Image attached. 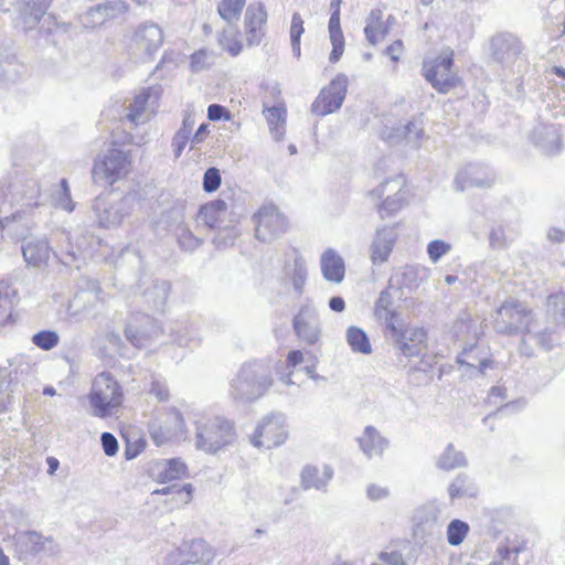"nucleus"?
Segmentation results:
<instances>
[{
    "instance_id": "nucleus-1",
    "label": "nucleus",
    "mask_w": 565,
    "mask_h": 565,
    "mask_svg": "<svg viewBox=\"0 0 565 565\" xmlns=\"http://www.w3.org/2000/svg\"><path fill=\"white\" fill-rule=\"evenodd\" d=\"M4 203V214L0 217L1 230L12 239H22L30 233L34 210L42 205L38 180L20 177L10 183Z\"/></svg>"
},
{
    "instance_id": "nucleus-2",
    "label": "nucleus",
    "mask_w": 565,
    "mask_h": 565,
    "mask_svg": "<svg viewBox=\"0 0 565 565\" xmlns=\"http://www.w3.org/2000/svg\"><path fill=\"white\" fill-rule=\"evenodd\" d=\"M274 383L270 369L260 361L244 363L230 383V395L243 404L254 403L267 394Z\"/></svg>"
},
{
    "instance_id": "nucleus-3",
    "label": "nucleus",
    "mask_w": 565,
    "mask_h": 565,
    "mask_svg": "<svg viewBox=\"0 0 565 565\" xmlns=\"http://www.w3.org/2000/svg\"><path fill=\"white\" fill-rule=\"evenodd\" d=\"M87 398L93 416L108 418L114 416L121 406L124 392L111 373L102 372L93 380Z\"/></svg>"
},
{
    "instance_id": "nucleus-4",
    "label": "nucleus",
    "mask_w": 565,
    "mask_h": 565,
    "mask_svg": "<svg viewBox=\"0 0 565 565\" xmlns=\"http://www.w3.org/2000/svg\"><path fill=\"white\" fill-rule=\"evenodd\" d=\"M162 42L161 28L153 22H143L126 36L125 53L136 64L147 63L153 58Z\"/></svg>"
},
{
    "instance_id": "nucleus-5",
    "label": "nucleus",
    "mask_w": 565,
    "mask_h": 565,
    "mask_svg": "<svg viewBox=\"0 0 565 565\" xmlns=\"http://www.w3.org/2000/svg\"><path fill=\"white\" fill-rule=\"evenodd\" d=\"M537 323L535 313L518 300H507L497 310L494 329L504 335L531 334Z\"/></svg>"
},
{
    "instance_id": "nucleus-6",
    "label": "nucleus",
    "mask_w": 565,
    "mask_h": 565,
    "mask_svg": "<svg viewBox=\"0 0 565 565\" xmlns=\"http://www.w3.org/2000/svg\"><path fill=\"white\" fill-rule=\"evenodd\" d=\"M234 423L227 418L215 416L196 423V447L209 454H215L235 440Z\"/></svg>"
},
{
    "instance_id": "nucleus-7",
    "label": "nucleus",
    "mask_w": 565,
    "mask_h": 565,
    "mask_svg": "<svg viewBox=\"0 0 565 565\" xmlns=\"http://www.w3.org/2000/svg\"><path fill=\"white\" fill-rule=\"evenodd\" d=\"M130 151L111 148L95 160L92 174L95 183L113 185L127 177L131 167Z\"/></svg>"
},
{
    "instance_id": "nucleus-8",
    "label": "nucleus",
    "mask_w": 565,
    "mask_h": 565,
    "mask_svg": "<svg viewBox=\"0 0 565 565\" xmlns=\"http://www.w3.org/2000/svg\"><path fill=\"white\" fill-rule=\"evenodd\" d=\"M134 195L115 196L111 193L96 198L93 210L99 227L119 226L134 209Z\"/></svg>"
},
{
    "instance_id": "nucleus-9",
    "label": "nucleus",
    "mask_w": 565,
    "mask_h": 565,
    "mask_svg": "<svg viewBox=\"0 0 565 565\" xmlns=\"http://www.w3.org/2000/svg\"><path fill=\"white\" fill-rule=\"evenodd\" d=\"M369 196L381 200L377 213L382 220L394 217L406 204L405 180L397 175L386 179L369 192Z\"/></svg>"
},
{
    "instance_id": "nucleus-10",
    "label": "nucleus",
    "mask_w": 565,
    "mask_h": 565,
    "mask_svg": "<svg viewBox=\"0 0 565 565\" xmlns=\"http://www.w3.org/2000/svg\"><path fill=\"white\" fill-rule=\"evenodd\" d=\"M520 40L512 33H500L491 40V54L507 75L521 74L525 70V61L521 55Z\"/></svg>"
},
{
    "instance_id": "nucleus-11",
    "label": "nucleus",
    "mask_w": 565,
    "mask_h": 565,
    "mask_svg": "<svg viewBox=\"0 0 565 565\" xmlns=\"http://www.w3.org/2000/svg\"><path fill=\"white\" fill-rule=\"evenodd\" d=\"M454 51L448 49L441 55L425 60L423 75L425 79L440 94H447L460 83L459 77L451 71Z\"/></svg>"
},
{
    "instance_id": "nucleus-12",
    "label": "nucleus",
    "mask_w": 565,
    "mask_h": 565,
    "mask_svg": "<svg viewBox=\"0 0 565 565\" xmlns=\"http://www.w3.org/2000/svg\"><path fill=\"white\" fill-rule=\"evenodd\" d=\"M160 89L158 87L142 88L125 107L121 117L124 125L130 128L148 122L159 107Z\"/></svg>"
},
{
    "instance_id": "nucleus-13",
    "label": "nucleus",
    "mask_w": 565,
    "mask_h": 565,
    "mask_svg": "<svg viewBox=\"0 0 565 565\" xmlns=\"http://www.w3.org/2000/svg\"><path fill=\"white\" fill-rule=\"evenodd\" d=\"M149 435L157 446L185 438L186 429L182 414L174 407L167 408L161 417L149 422Z\"/></svg>"
},
{
    "instance_id": "nucleus-14",
    "label": "nucleus",
    "mask_w": 565,
    "mask_h": 565,
    "mask_svg": "<svg viewBox=\"0 0 565 565\" xmlns=\"http://www.w3.org/2000/svg\"><path fill=\"white\" fill-rule=\"evenodd\" d=\"M288 438V424L286 415L273 412L264 416L255 428L250 441L255 447L267 449L282 445Z\"/></svg>"
},
{
    "instance_id": "nucleus-15",
    "label": "nucleus",
    "mask_w": 565,
    "mask_h": 565,
    "mask_svg": "<svg viewBox=\"0 0 565 565\" xmlns=\"http://www.w3.org/2000/svg\"><path fill=\"white\" fill-rule=\"evenodd\" d=\"M15 551L21 555L54 556L60 553V545L52 536H44L38 531H21L13 536Z\"/></svg>"
},
{
    "instance_id": "nucleus-16",
    "label": "nucleus",
    "mask_w": 565,
    "mask_h": 565,
    "mask_svg": "<svg viewBox=\"0 0 565 565\" xmlns=\"http://www.w3.org/2000/svg\"><path fill=\"white\" fill-rule=\"evenodd\" d=\"M214 555L204 540L183 542L170 553L163 565H209Z\"/></svg>"
},
{
    "instance_id": "nucleus-17",
    "label": "nucleus",
    "mask_w": 565,
    "mask_h": 565,
    "mask_svg": "<svg viewBox=\"0 0 565 565\" xmlns=\"http://www.w3.org/2000/svg\"><path fill=\"white\" fill-rule=\"evenodd\" d=\"M128 10L129 4L124 0H106L89 7L79 15V21L84 28L95 29L119 19Z\"/></svg>"
},
{
    "instance_id": "nucleus-18",
    "label": "nucleus",
    "mask_w": 565,
    "mask_h": 565,
    "mask_svg": "<svg viewBox=\"0 0 565 565\" xmlns=\"http://www.w3.org/2000/svg\"><path fill=\"white\" fill-rule=\"evenodd\" d=\"M348 78L345 75H338L327 87H324L311 105L312 114L327 116L338 110L345 98Z\"/></svg>"
},
{
    "instance_id": "nucleus-19",
    "label": "nucleus",
    "mask_w": 565,
    "mask_h": 565,
    "mask_svg": "<svg viewBox=\"0 0 565 565\" xmlns=\"http://www.w3.org/2000/svg\"><path fill=\"white\" fill-rule=\"evenodd\" d=\"M254 217L256 237L262 242H271L287 231L286 217L273 204L262 206Z\"/></svg>"
},
{
    "instance_id": "nucleus-20",
    "label": "nucleus",
    "mask_w": 565,
    "mask_h": 565,
    "mask_svg": "<svg viewBox=\"0 0 565 565\" xmlns=\"http://www.w3.org/2000/svg\"><path fill=\"white\" fill-rule=\"evenodd\" d=\"M292 327L298 340L307 345H316L322 334L317 310L311 306H302L292 319Z\"/></svg>"
},
{
    "instance_id": "nucleus-21",
    "label": "nucleus",
    "mask_w": 565,
    "mask_h": 565,
    "mask_svg": "<svg viewBox=\"0 0 565 565\" xmlns=\"http://www.w3.org/2000/svg\"><path fill=\"white\" fill-rule=\"evenodd\" d=\"M161 334V328L156 320L146 313L134 316L125 330L127 340L137 348H145L150 340Z\"/></svg>"
},
{
    "instance_id": "nucleus-22",
    "label": "nucleus",
    "mask_w": 565,
    "mask_h": 565,
    "mask_svg": "<svg viewBox=\"0 0 565 565\" xmlns=\"http://www.w3.org/2000/svg\"><path fill=\"white\" fill-rule=\"evenodd\" d=\"M397 241L396 226L382 225L375 230L370 245V257L373 264H383L388 257Z\"/></svg>"
},
{
    "instance_id": "nucleus-23",
    "label": "nucleus",
    "mask_w": 565,
    "mask_h": 565,
    "mask_svg": "<svg viewBox=\"0 0 565 565\" xmlns=\"http://www.w3.org/2000/svg\"><path fill=\"white\" fill-rule=\"evenodd\" d=\"M429 268L423 265H405L391 276L390 286L414 291L429 278Z\"/></svg>"
},
{
    "instance_id": "nucleus-24",
    "label": "nucleus",
    "mask_w": 565,
    "mask_h": 565,
    "mask_svg": "<svg viewBox=\"0 0 565 565\" xmlns=\"http://www.w3.org/2000/svg\"><path fill=\"white\" fill-rule=\"evenodd\" d=\"M494 181V174L481 164H468L459 170L455 177L454 183L458 191H463L471 186L488 188Z\"/></svg>"
},
{
    "instance_id": "nucleus-25",
    "label": "nucleus",
    "mask_w": 565,
    "mask_h": 565,
    "mask_svg": "<svg viewBox=\"0 0 565 565\" xmlns=\"http://www.w3.org/2000/svg\"><path fill=\"white\" fill-rule=\"evenodd\" d=\"M21 241H23L21 246L22 255L29 266L41 268L47 264L52 248L46 237H28L26 234Z\"/></svg>"
},
{
    "instance_id": "nucleus-26",
    "label": "nucleus",
    "mask_w": 565,
    "mask_h": 565,
    "mask_svg": "<svg viewBox=\"0 0 565 565\" xmlns=\"http://www.w3.org/2000/svg\"><path fill=\"white\" fill-rule=\"evenodd\" d=\"M441 510L436 502H428L416 509L413 521L415 531L419 535H433L443 525Z\"/></svg>"
},
{
    "instance_id": "nucleus-27",
    "label": "nucleus",
    "mask_w": 565,
    "mask_h": 565,
    "mask_svg": "<svg viewBox=\"0 0 565 565\" xmlns=\"http://www.w3.org/2000/svg\"><path fill=\"white\" fill-rule=\"evenodd\" d=\"M427 338L426 331L419 327L404 326L394 344L405 356H418L423 351V343Z\"/></svg>"
},
{
    "instance_id": "nucleus-28",
    "label": "nucleus",
    "mask_w": 565,
    "mask_h": 565,
    "mask_svg": "<svg viewBox=\"0 0 565 565\" xmlns=\"http://www.w3.org/2000/svg\"><path fill=\"white\" fill-rule=\"evenodd\" d=\"M52 0H18L19 23L23 30L34 29L46 13Z\"/></svg>"
},
{
    "instance_id": "nucleus-29",
    "label": "nucleus",
    "mask_w": 565,
    "mask_h": 565,
    "mask_svg": "<svg viewBox=\"0 0 565 565\" xmlns=\"http://www.w3.org/2000/svg\"><path fill=\"white\" fill-rule=\"evenodd\" d=\"M188 473L186 465L180 458L156 461L150 468V476L160 483L179 480Z\"/></svg>"
},
{
    "instance_id": "nucleus-30",
    "label": "nucleus",
    "mask_w": 565,
    "mask_h": 565,
    "mask_svg": "<svg viewBox=\"0 0 565 565\" xmlns=\"http://www.w3.org/2000/svg\"><path fill=\"white\" fill-rule=\"evenodd\" d=\"M361 451L369 458L382 457L390 441L372 425H367L356 438Z\"/></svg>"
},
{
    "instance_id": "nucleus-31",
    "label": "nucleus",
    "mask_w": 565,
    "mask_h": 565,
    "mask_svg": "<svg viewBox=\"0 0 565 565\" xmlns=\"http://www.w3.org/2000/svg\"><path fill=\"white\" fill-rule=\"evenodd\" d=\"M267 21V12L262 2L252 3L245 12V28L247 32V41L250 45L259 44L262 40V26Z\"/></svg>"
},
{
    "instance_id": "nucleus-32",
    "label": "nucleus",
    "mask_w": 565,
    "mask_h": 565,
    "mask_svg": "<svg viewBox=\"0 0 565 565\" xmlns=\"http://www.w3.org/2000/svg\"><path fill=\"white\" fill-rule=\"evenodd\" d=\"M320 266L322 276L327 281L333 284L343 281L345 275L344 259L333 248H328L323 252Z\"/></svg>"
},
{
    "instance_id": "nucleus-33",
    "label": "nucleus",
    "mask_w": 565,
    "mask_h": 565,
    "mask_svg": "<svg viewBox=\"0 0 565 565\" xmlns=\"http://www.w3.org/2000/svg\"><path fill=\"white\" fill-rule=\"evenodd\" d=\"M424 128L417 121H408L405 125L392 128L391 132L384 135V138L391 143L395 145L405 140L408 145L417 148L420 140L424 138Z\"/></svg>"
},
{
    "instance_id": "nucleus-34",
    "label": "nucleus",
    "mask_w": 565,
    "mask_h": 565,
    "mask_svg": "<svg viewBox=\"0 0 565 565\" xmlns=\"http://www.w3.org/2000/svg\"><path fill=\"white\" fill-rule=\"evenodd\" d=\"M533 140L546 154H555L562 147L559 130L554 125H539L533 131Z\"/></svg>"
},
{
    "instance_id": "nucleus-35",
    "label": "nucleus",
    "mask_w": 565,
    "mask_h": 565,
    "mask_svg": "<svg viewBox=\"0 0 565 565\" xmlns=\"http://www.w3.org/2000/svg\"><path fill=\"white\" fill-rule=\"evenodd\" d=\"M301 487L305 490H323L333 477V469L324 465L322 469L308 465L301 471Z\"/></svg>"
},
{
    "instance_id": "nucleus-36",
    "label": "nucleus",
    "mask_w": 565,
    "mask_h": 565,
    "mask_svg": "<svg viewBox=\"0 0 565 565\" xmlns=\"http://www.w3.org/2000/svg\"><path fill=\"white\" fill-rule=\"evenodd\" d=\"M286 278L291 282L295 292L301 296L308 278V269L305 259L295 254L292 260L286 265Z\"/></svg>"
},
{
    "instance_id": "nucleus-37",
    "label": "nucleus",
    "mask_w": 565,
    "mask_h": 565,
    "mask_svg": "<svg viewBox=\"0 0 565 565\" xmlns=\"http://www.w3.org/2000/svg\"><path fill=\"white\" fill-rule=\"evenodd\" d=\"M382 18V10L373 9L366 19L364 34L371 45H376L388 34V24L384 23Z\"/></svg>"
},
{
    "instance_id": "nucleus-38",
    "label": "nucleus",
    "mask_w": 565,
    "mask_h": 565,
    "mask_svg": "<svg viewBox=\"0 0 565 565\" xmlns=\"http://www.w3.org/2000/svg\"><path fill=\"white\" fill-rule=\"evenodd\" d=\"M271 137L280 141L286 132V109L282 106H273L264 109Z\"/></svg>"
},
{
    "instance_id": "nucleus-39",
    "label": "nucleus",
    "mask_w": 565,
    "mask_h": 565,
    "mask_svg": "<svg viewBox=\"0 0 565 565\" xmlns=\"http://www.w3.org/2000/svg\"><path fill=\"white\" fill-rule=\"evenodd\" d=\"M226 209L227 205L223 200H214L201 206L198 213V221L210 228H215L218 226V222L225 214Z\"/></svg>"
},
{
    "instance_id": "nucleus-40",
    "label": "nucleus",
    "mask_w": 565,
    "mask_h": 565,
    "mask_svg": "<svg viewBox=\"0 0 565 565\" xmlns=\"http://www.w3.org/2000/svg\"><path fill=\"white\" fill-rule=\"evenodd\" d=\"M170 292V284L166 280H156L143 292L146 301L156 310H163Z\"/></svg>"
},
{
    "instance_id": "nucleus-41",
    "label": "nucleus",
    "mask_w": 565,
    "mask_h": 565,
    "mask_svg": "<svg viewBox=\"0 0 565 565\" xmlns=\"http://www.w3.org/2000/svg\"><path fill=\"white\" fill-rule=\"evenodd\" d=\"M448 494L451 501L461 498H475L478 494V488L467 475L459 473L450 482Z\"/></svg>"
},
{
    "instance_id": "nucleus-42",
    "label": "nucleus",
    "mask_w": 565,
    "mask_h": 565,
    "mask_svg": "<svg viewBox=\"0 0 565 565\" xmlns=\"http://www.w3.org/2000/svg\"><path fill=\"white\" fill-rule=\"evenodd\" d=\"M468 461L463 452L456 450L452 444H448L439 455L436 466L445 471L467 467Z\"/></svg>"
},
{
    "instance_id": "nucleus-43",
    "label": "nucleus",
    "mask_w": 565,
    "mask_h": 565,
    "mask_svg": "<svg viewBox=\"0 0 565 565\" xmlns=\"http://www.w3.org/2000/svg\"><path fill=\"white\" fill-rule=\"evenodd\" d=\"M152 494L171 495L170 502L174 507L188 504L192 500L193 487L191 483L183 486L172 484L157 489Z\"/></svg>"
},
{
    "instance_id": "nucleus-44",
    "label": "nucleus",
    "mask_w": 565,
    "mask_h": 565,
    "mask_svg": "<svg viewBox=\"0 0 565 565\" xmlns=\"http://www.w3.org/2000/svg\"><path fill=\"white\" fill-rule=\"evenodd\" d=\"M347 342L355 353L370 354L372 347L367 334L359 327H349L347 330Z\"/></svg>"
},
{
    "instance_id": "nucleus-45",
    "label": "nucleus",
    "mask_w": 565,
    "mask_h": 565,
    "mask_svg": "<svg viewBox=\"0 0 565 565\" xmlns=\"http://www.w3.org/2000/svg\"><path fill=\"white\" fill-rule=\"evenodd\" d=\"M67 245L62 247L60 253H54V255L60 259V262L65 266H73L74 263L85 253L86 248L82 246L81 243H77L74 247L71 242V236L66 232L61 233Z\"/></svg>"
},
{
    "instance_id": "nucleus-46",
    "label": "nucleus",
    "mask_w": 565,
    "mask_h": 565,
    "mask_svg": "<svg viewBox=\"0 0 565 565\" xmlns=\"http://www.w3.org/2000/svg\"><path fill=\"white\" fill-rule=\"evenodd\" d=\"M246 0H222L217 6L220 17L227 23H234L239 20Z\"/></svg>"
},
{
    "instance_id": "nucleus-47",
    "label": "nucleus",
    "mask_w": 565,
    "mask_h": 565,
    "mask_svg": "<svg viewBox=\"0 0 565 565\" xmlns=\"http://www.w3.org/2000/svg\"><path fill=\"white\" fill-rule=\"evenodd\" d=\"M15 290L6 281H0V324L6 323L12 313Z\"/></svg>"
},
{
    "instance_id": "nucleus-48",
    "label": "nucleus",
    "mask_w": 565,
    "mask_h": 565,
    "mask_svg": "<svg viewBox=\"0 0 565 565\" xmlns=\"http://www.w3.org/2000/svg\"><path fill=\"white\" fill-rule=\"evenodd\" d=\"M470 526L467 522L459 519L450 521L447 526V542L451 546L460 545L469 533Z\"/></svg>"
},
{
    "instance_id": "nucleus-49",
    "label": "nucleus",
    "mask_w": 565,
    "mask_h": 565,
    "mask_svg": "<svg viewBox=\"0 0 565 565\" xmlns=\"http://www.w3.org/2000/svg\"><path fill=\"white\" fill-rule=\"evenodd\" d=\"M377 319L383 324V331L385 338L395 341L396 337H399L401 329L404 327V323L399 319V316L396 311H392L385 315H381Z\"/></svg>"
},
{
    "instance_id": "nucleus-50",
    "label": "nucleus",
    "mask_w": 565,
    "mask_h": 565,
    "mask_svg": "<svg viewBox=\"0 0 565 565\" xmlns=\"http://www.w3.org/2000/svg\"><path fill=\"white\" fill-rule=\"evenodd\" d=\"M547 315L556 322H565V294L556 292L547 298L546 302Z\"/></svg>"
},
{
    "instance_id": "nucleus-51",
    "label": "nucleus",
    "mask_w": 565,
    "mask_h": 565,
    "mask_svg": "<svg viewBox=\"0 0 565 565\" xmlns=\"http://www.w3.org/2000/svg\"><path fill=\"white\" fill-rule=\"evenodd\" d=\"M214 53L206 49L195 51L190 56V70L192 73L206 71L214 64Z\"/></svg>"
},
{
    "instance_id": "nucleus-52",
    "label": "nucleus",
    "mask_w": 565,
    "mask_h": 565,
    "mask_svg": "<svg viewBox=\"0 0 565 565\" xmlns=\"http://www.w3.org/2000/svg\"><path fill=\"white\" fill-rule=\"evenodd\" d=\"M53 203L56 207L67 212H72L75 207L71 198V190L66 179H62L60 189L52 195Z\"/></svg>"
},
{
    "instance_id": "nucleus-53",
    "label": "nucleus",
    "mask_w": 565,
    "mask_h": 565,
    "mask_svg": "<svg viewBox=\"0 0 565 565\" xmlns=\"http://www.w3.org/2000/svg\"><path fill=\"white\" fill-rule=\"evenodd\" d=\"M60 342L57 332L53 330H42L32 335V343L41 350L49 351L55 348Z\"/></svg>"
},
{
    "instance_id": "nucleus-54",
    "label": "nucleus",
    "mask_w": 565,
    "mask_h": 565,
    "mask_svg": "<svg viewBox=\"0 0 565 565\" xmlns=\"http://www.w3.org/2000/svg\"><path fill=\"white\" fill-rule=\"evenodd\" d=\"M451 250V244L443 239H434L427 245V254L433 264L439 262V259L447 255Z\"/></svg>"
},
{
    "instance_id": "nucleus-55",
    "label": "nucleus",
    "mask_w": 565,
    "mask_h": 565,
    "mask_svg": "<svg viewBox=\"0 0 565 565\" xmlns=\"http://www.w3.org/2000/svg\"><path fill=\"white\" fill-rule=\"evenodd\" d=\"M530 340H534L536 345H539L544 351H551L554 348V341L552 339V334L547 329L536 330V324L533 327V331L531 334H526Z\"/></svg>"
},
{
    "instance_id": "nucleus-56",
    "label": "nucleus",
    "mask_w": 565,
    "mask_h": 565,
    "mask_svg": "<svg viewBox=\"0 0 565 565\" xmlns=\"http://www.w3.org/2000/svg\"><path fill=\"white\" fill-rule=\"evenodd\" d=\"M222 182L220 170L215 167L209 168L203 175V190L207 193L215 192Z\"/></svg>"
},
{
    "instance_id": "nucleus-57",
    "label": "nucleus",
    "mask_w": 565,
    "mask_h": 565,
    "mask_svg": "<svg viewBox=\"0 0 565 565\" xmlns=\"http://www.w3.org/2000/svg\"><path fill=\"white\" fill-rule=\"evenodd\" d=\"M380 562L371 565H409L399 551H383L377 556Z\"/></svg>"
},
{
    "instance_id": "nucleus-58",
    "label": "nucleus",
    "mask_w": 565,
    "mask_h": 565,
    "mask_svg": "<svg viewBox=\"0 0 565 565\" xmlns=\"http://www.w3.org/2000/svg\"><path fill=\"white\" fill-rule=\"evenodd\" d=\"M178 242L184 250H194L201 245V239L198 238L189 228L181 227L178 233Z\"/></svg>"
},
{
    "instance_id": "nucleus-59",
    "label": "nucleus",
    "mask_w": 565,
    "mask_h": 565,
    "mask_svg": "<svg viewBox=\"0 0 565 565\" xmlns=\"http://www.w3.org/2000/svg\"><path fill=\"white\" fill-rule=\"evenodd\" d=\"M189 141H191V134L184 129H178L171 141V148L175 159L181 157Z\"/></svg>"
},
{
    "instance_id": "nucleus-60",
    "label": "nucleus",
    "mask_w": 565,
    "mask_h": 565,
    "mask_svg": "<svg viewBox=\"0 0 565 565\" xmlns=\"http://www.w3.org/2000/svg\"><path fill=\"white\" fill-rule=\"evenodd\" d=\"M489 244L494 249H503L507 247V237L503 226L498 225L492 227L489 234Z\"/></svg>"
},
{
    "instance_id": "nucleus-61",
    "label": "nucleus",
    "mask_w": 565,
    "mask_h": 565,
    "mask_svg": "<svg viewBox=\"0 0 565 565\" xmlns=\"http://www.w3.org/2000/svg\"><path fill=\"white\" fill-rule=\"evenodd\" d=\"M207 118L212 121L231 120L232 115L224 106L212 104L207 107Z\"/></svg>"
},
{
    "instance_id": "nucleus-62",
    "label": "nucleus",
    "mask_w": 565,
    "mask_h": 565,
    "mask_svg": "<svg viewBox=\"0 0 565 565\" xmlns=\"http://www.w3.org/2000/svg\"><path fill=\"white\" fill-rule=\"evenodd\" d=\"M102 447L107 456H115L118 451V441L110 433H103L100 436Z\"/></svg>"
},
{
    "instance_id": "nucleus-63",
    "label": "nucleus",
    "mask_w": 565,
    "mask_h": 565,
    "mask_svg": "<svg viewBox=\"0 0 565 565\" xmlns=\"http://www.w3.org/2000/svg\"><path fill=\"white\" fill-rule=\"evenodd\" d=\"M150 393L152 395H154L157 397L158 401L160 402H166L169 399V388H168V385L166 383V381H161V380H152L151 382V388H150Z\"/></svg>"
},
{
    "instance_id": "nucleus-64",
    "label": "nucleus",
    "mask_w": 565,
    "mask_h": 565,
    "mask_svg": "<svg viewBox=\"0 0 565 565\" xmlns=\"http://www.w3.org/2000/svg\"><path fill=\"white\" fill-rule=\"evenodd\" d=\"M519 551L516 548L510 550L509 547H498V554L501 556L502 562H492L491 565H512L516 558Z\"/></svg>"
}]
</instances>
